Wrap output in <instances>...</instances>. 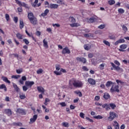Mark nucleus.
<instances>
[{
  "mask_svg": "<svg viewBox=\"0 0 129 129\" xmlns=\"http://www.w3.org/2000/svg\"><path fill=\"white\" fill-rule=\"evenodd\" d=\"M38 3H39V0H35L34 3L32 4V7L33 8H39V7H41L42 3H39L38 4Z\"/></svg>",
  "mask_w": 129,
  "mask_h": 129,
  "instance_id": "9",
  "label": "nucleus"
},
{
  "mask_svg": "<svg viewBox=\"0 0 129 129\" xmlns=\"http://www.w3.org/2000/svg\"><path fill=\"white\" fill-rule=\"evenodd\" d=\"M16 4L19 6V7H23L25 8V9H29V6L27 5V4L22 2L19 0H15Z\"/></svg>",
  "mask_w": 129,
  "mask_h": 129,
  "instance_id": "5",
  "label": "nucleus"
},
{
  "mask_svg": "<svg viewBox=\"0 0 129 129\" xmlns=\"http://www.w3.org/2000/svg\"><path fill=\"white\" fill-rule=\"evenodd\" d=\"M13 86L14 88L15 89V90H16V91H17V92L19 91L20 89L19 88V87H18L17 84H16L15 83H13Z\"/></svg>",
  "mask_w": 129,
  "mask_h": 129,
  "instance_id": "25",
  "label": "nucleus"
},
{
  "mask_svg": "<svg viewBox=\"0 0 129 129\" xmlns=\"http://www.w3.org/2000/svg\"><path fill=\"white\" fill-rule=\"evenodd\" d=\"M114 128L115 129H119V124H117V125H114Z\"/></svg>",
  "mask_w": 129,
  "mask_h": 129,
  "instance_id": "64",
  "label": "nucleus"
},
{
  "mask_svg": "<svg viewBox=\"0 0 129 129\" xmlns=\"http://www.w3.org/2000/svg\"><path fill=\"white\" fill-rule=\"evenodd\" d=\"M113 84V83L111 81H108L106 84V86L107 87H109L111 85H112Z\"/></svg>",
  "mask_w": 129,
  "mask_h": 129,
  "instance_id": "34",
  "label": "nucleus"
},
{
  "mask_svg": "<svg viewBox=\"0 0 129 129\" xmlns=\"http://www.w3.org/2000/svg\"><path fill=\"white\" fill-rule=\"evenodd\" d=\"M16 72L18 74H21L23 72V69H20L16 70Z\"/></svg>",
  "mask_w": 129,
  "mask_h": 129,
  "instance_id": "46",
  "label": "nucleus"
},
{
  "mask_svg": "<svg viewBox=\"0 0 129 129\" xmlns=\"http://www.w3.org/2000/svg\"><path fill=\"white\" fill-rule=\"evenodd\" d=\"M5 112L7 113L9 116H11V115H12V110L10 109H5Z\"/></svg>",
  "mask_w": 129,
  "mask_h": 129,
  "instance_id": "21",
  "label": "nucleus"
},
{
  "mask_svg": "<svg viewBox=\"0 0 129 129\" xmlns=\"http://www.w3.org/2000/svg\"><path fill=\"white\" fill-rule=\"evenodd\" d=\"M118 12L120 14H123V13H124V10H123V9L120 8V9H119L118 10Z\"/></svg>",
  "mask_w": 129,
  "mask_h": 129,
  "instance_id": "48",
  "label": "nucleus"
},
{
  "mask_svg": "<svg viewBox=\"0 0 129 129\" xmlns=\"http://www.w3.org/2000/svg\"><path fill=\"white\" fill-rule=\"evenodd\" d=\"M109 39H110L111 40H115V39L116 38L115 37V35H112L109 36Z\"/></svg>",
  "mask_w": 129,
  "mask_h": 129,
  "instance_id": "45",
  "label": "nucleus"
},
{
  "mask_svg": "<svg viewBox=\"0 0 129 129\" xmlns=\"http://www.w3.org/2000/svg\"><path fill=\"white\" fill-rule=\"evenodd\" d=\"M109 106H110L112 109H114V108L116 107V105L114 103H110L109 104H104L102 105L103 108H105L106 110H109V109H110V107H109Z\"/></svg>",
  "mask_w": 129,
  "mask_h": 129,
  "instance_id": "3",
  "label": "nucleus"
},
{
  "mask_svg": "<svg viewBox=\"0 0 129 129\" xmlns=\"http://www.w3.org/2000/svg\"><path fill=\"white\" fill-rule=\"evenodd\" d=\"M2 79H3V81H4L5 82H6V83H9V84H11V81H10L8 79V78L3 76L2 77Z\"/></svg>",
  "mask_w": 129,
  "mask_h": 129,
  "instance_id": "23",
  "label": "nucleus"
},
{
  "mask_svg": "<svg viewBox=\"0 0 129 129\" xmlns=\"http://www.w3.org/2000/svg\"><path fill=\"white\" fill-rule=\"evenodd\" d=\"M55 68H56V70L57 71H59V70H60V66L59 65H56L55 66Z\"/></svg>",
  "mask_w": 129,
  "mask_h": 129,
  "instance_id": "61",
  "label": "nucleus"
},
{
  "mask_svg": "<svg viewBox=\"0 0 129 129\" xmlns=\"http://www.w3.org/2000/svg\"><path fill=\"white\" fill-rule=\"evenodd\" d=\"M108 3L110 6H112L115 4V1H114V0H109L108 1Z\"/></svg>",
  "mask_w": 129,
  "mask_h": 129,
  "instance_id": "32",
  "label": "nucleus"
},
{
  "mask_svg": "<svg viewBox=\"0 0 129 129\" xmlns=\"http://www.w3.org/2000/svg\"><path fill=\"white\" fill-rule=\"evenodd\" d=\"M23 28H24V22H23V20H21L20 21V28L22 29Z\"/></svg>",
  "mask_w": 129,
  "mask_h": 129,
  "instance_id": "33",
  "label": "nucleus"
},
{
  "mask_svg": "<svg viewBox=\"0 0 129 129\" xmlns=\"http://www.w3.org/2000/svg\"><path fill=\"white\" fill-rule=\"evenodd\" d=\"M116 82L117 83L118 85H122V84H124V82L119 80H116Z\"/></svg>",
  "mask_w": 129,
  "mask_h": 129,
  "instance_id": "28",
  "label": "nucleus"
},
{
  "mask_svg": "<svg viewBox=\"0 0 129 129\" xmlns=\"http://www.w3.org/2000/svg\"><path fill=\"white\" fill-rule=\"evenodd\" d=\"M61 53L62 54H70V53H71V51H70V49H69L68 47H66L63 48Z\"/></svg>",
  "mask_w": 129,
  "mask_h": 129,
  "instance_id": "10",
  "label": "nucleus"
},
{
  "mask_svg": "<svg viewBox=\"0 0 129 129\" xmlns=\"http://www.w3.org/2000/svg\"><path fill=\"white\" fill-rule=\"evenodd\" d=\"M88 82L91 85H95L96 84V81H95V80H94L92 78H89L88 79Z\"/></svg>",
  "mask_w": 129,
  "mask_h": 129,
  "instance_id": "15",
  "label": "nucleus"
},
{
  "mask_svg": "<svg viewBox=\"0 0 129 129\" xmlns=\"http://www.w3.org/2000/svg\"><path fill=\"white\" fill-rule=\"evenodd\" d=\"M37 90L38 92H40V93H44V92H45V89H44L43 87L41 86L37 87Z\"/></svg>",
  "mask_w": 129,
  "mask_h": 129,
  "instance_id": "19",
  "label": "nucleus"
},
{
  "mask_svg": "<svg viewBox=\"0 0 129 129\" xmlns=\"http://www.w3.org/2000/svg\"><path fill=\"white\" fill-rule=\"evenodd\" d=\"M43 70L42 69H39L37 71L36 73L37 74H42L43 73Z\"/></svg>",
  "mask_w": 129,
  "mask_h": 129,
  "instance_id": "42",
  "label": "nucleus"
},
{
  "mask_svg": "<svg viewBox=\"0 0 129 129\" xmlns=\"http://www.w3.org/2000/svg\"><path fill=\"white\" fill-rule=\"evenodd\" d=\"M76 60H78V62H82V63H85L87 61L86 60V58L84 57H78L76 58Z\"/></svg>",
  "mask_w": 129,
  "mask_h": 129,
  "instance_id": "14",
  "label": "nucleus"
},
{
  "mask_svg": "<svg viewBox=\"0 0 129 129\" xmlns=\"http://www.w3.org/2000/svg\"><path fill=\"white\" fill-rule=\"evenodd\" d=\"M28 18L32 25H36L37 24V18L34 16V14L32 13L28 14Z\"/></svg>",
  "mask_w": 129,
  "mask_h": 129,
  "instance_id": "2",
  "label": "nucleus"
},
{
  "mask_svg": "<svg viewBox=\"0 0 129 129\" xmlns=\"http://www.w3.org/2000/svg\"><path fill=\"white\" fill-rule=\"evenodd\" d=\"M61 124L65 127H68V126H69V123L68 122H63Z\"/></svg>",
  "mask_w": 129,
  "mask_h": 129,
  "instance_id": "37",
  "label": "nucleus"
},
{
  "mask_svg": "<svg viewBox=\"0 0 129 129\" xmlns=\"http://www.w3.org/2000/svg\"><path fill=\"white\" fill-rule=\"evenodd\" d=\"M23 42H24L26 45H28L30 43V42H29V40H28L27 39H24Z\"/></svg>",
  "mask_w": 129,
  "mask_h": 129,
  "instance_id": "53",
  "label": "nucleus"
},
{
  "mask_svg": "<svg viewBox=\"0 0 129 129\" xmlns=\"http://www.w3.org/2000/svg\"><path fill=\"white\" fill-rule=\"evenodd\" d=\"M103 43H104L105 45H106V46H108V47H110V43H109V42H108V41L104 40L103 41Z\"/></svg>",
  "mask_w": 129,
  "mask_h": 129,
  "instance_id": "36",
  "label": "nucleus"
},
{
  "mask_svg": "<svg viewBox=\"0 0 129 129\" xmlns=\"http://www.w3.org/2000/svg\"><path fill=\"white\" fill-rule=\"evenodd\" d=\"M38 118V115H34L32 118H31L30 119L29 123L30 124H32V123H34L36 120H37V119Z\"/></svg>",
  "mask_w": 129,
  "mask_h": 129,
  "instance_id": "11",
  "label": "nucleus"
},
{
  "mask_svg": "<svg viewBox=\"0 0 129 129\" xmlns=\"http://www.w3.org/2000/svg\"><path fill=\"white\" fill-rule=\"evenodd\" d=\"M116 117V113L114 112H110L109 116L108 117V120L109 121H112L114 118Z\"/></svg>",
  "mask_w": 129,
  "mask_h": 129,
  "instance_id": "7",
  "label": "nucleus"
},
{
  "mask_svg": "<svg viewBox=\"0 0 129 129\" xmlns=\"http://www.w3.org/2000/svg\"><path fill=\"white\" fill-rule=\"evenodd\" d=\"M84 48L85 50H90V46H89V45H88V44H85L84 45Z\"/></svg>",
  "mask_w": 129,
  "mask_h": 129,
  "instance_id": "35",
  "label": "nucleus"
},
{
  "mask_svg": "<svg viewBox=\"0 0 129 129\" xmlns=\"http://www.w3.org/2000/svg\"><path fill=\"white\" fill-rule=\"evenodd\" d=\"M5 91H7V87L6 86V85L5 84H2L1 85H0V89H4Z\"/></svg>",
  "mask_w": 129,
  "mask_h": 129,
  "instance_id": "30",
  "label": "nucleus"
},
{
  "mask_svg": "<svg viewBox=\"0 0 129 129\" xmlns=\"http://www.w3.org/2000/svg\"><path fill=\"white\" fill-rule=\"evenodd\" d=\"M71 27H79L80 25L78 23H73L70 24Z\"/></svg>",
  "mask_w": 129,
  "mask_h": 129,
  "instance_id": "38",
  "label": "nucleus"
},
{
  "mask_svg": "<svg viewBox=\"0 0 129 129\" xmlns=\"http://www.w3.org/2000/svg\"><path fill=\"white\" fill-rule=\"evenodd\" d=\"M16 37L18 40H22L23 35L20 33H17L16 34Z\"/></svg>",
  "mask_w": 129,
  "mask_h": 129,
  "instance_id": "22",
  "label": "nucleus"
},
{
  "mask_svg": "<svg viewBox=\"0 0 129 129\" xmlns=\"http://www.w3.org/2000/svg\"><path fill=\"white\" fill-rule=\"evenodd\" d=\"M58 7L57 4H50V9H57Z\"/></svg>",
  "mask_w": 129,
  "mask_h": 129,
  "instance_id": "26",
  "label": "nucleus"
},
{
  "mask_svg": "<svg viewBox=\"0 0 129 129\" xmlns=\"http://www.w3.org/2000/svg\"><path fill=\"white\" fill-rule=\"evenodd\" d=\"M5 18L7 22H9V21H10V15H9V14H6L5 15Z\"/></svg>",
  "mask_w": 129,
  "mask_h": 129,
  "instance_id": "47",
  "label": "nucleus"
},
{
  "mask_svg": "<svg viewBox=\"0 0 129 129\" xmlns=\"http://www.w3.org/2000/svg\"><path fill=\"white\" fill-rule=\"evenodd\" d=\"M73 85L74 86V87L80 88L83 86V83L80 81H77L75 79H72L69 81V87H71Z\"/></svg>",
  "mask_w": 129,
  "mask_h": 129,
  "instance_id": "1",
  "label": "nucleus"
},
{
  "mask_svg": "<svg viewBox=\"0 0 129 129\" xmlns=\"http://www.w3.org/2000/svg\"><path fill=\"white\" fill-rule=\"evenodd\" d=\"M127 48V45L125 44H123L119 46V51L120 52H124V50Z\"/></svg>",
  "mask_w": 129,
  "mask_h": 129,
  "instance_id": "8",
  "label": "nucleus"
},
{
  "mask_svg": "<svg viewBox=\"0 0 129 129\" xmlns=\"http://www.w3.org/2000/svg\"><path fill=\"white\" fill-rule=\"evenodd\" d=\"M84 115H85V114H84L83 112L80 113V116L82 118H84Z\"/></svg>",
  "mask_w": 129,
  "mask_h": 129,
  "instance_id": "56",
  "label": "nucleus"
},
{
  "mask_svg": "<svg viewBox=\"0 0 129 129\" xmlns=\"http://www.w3.org/2000/svg\"><path fill=\"white\" fill-rule=\"evenodd\" d=\"M100 99V97L99 96H96L95 97V100H96L97 101H98Z\"/></svg>",
  "mask_w": 129,
  "mask_h": 129,
  "instance_id": "59",
  "label": "nucleus"
},
{
  "mask_svg": "<svg viewBox=\"0 0 129 129\" xmlns=\"http://www.w3.org/2000/svg\"><path fill=\"white\" fill-rule=\"evenodd\" d=\"M124 42H125V40H124V39H119L115 42L114 45H118V44H121L122 43H124Z\"/></svg>",
  "mask_w": 129,
  "mask_h": 129,
  "instance_id": "17",
  "label": "nucleus"
},
{
  "mask_svg": "<svg viewBox=\"0 0 129 129\" xmlns=\"http://www.w3.org/2000/svg\"><path fill=\"white\" fill-rule=\"evenodd\" d=\"M19 97L20 99H25V98H26V95H25L24 94H20Z\"/></svg>",
  "mask_w": 129,
  "mask_h": 129,
  "instance_id": "41",
  "label": "nucleus"
},
{
  "mask_svg": "<svg viewBox=\"0 0 129 129\" xmlns=\"http://www.w3.org/2000/svg\"><path fill=\"white\" fill-rule=\"evenodd\" d=\"M18 20H19V18L17 17H14V21L15 22V23H16V24H17V23H18Z\"/></svg>",
  "mask_w": 129,
  "mask_h": 129,
  "instance_id": "57",
  "label": "nucleus"
},
{
  "mask_svg": "<svg viewBox=\"0 0 129 129\" xmlns=\"http://www.w3.org/2000/svg\"><path fill=\"white\" fill-rule=\"evenodd\" d=\"M34 84H35V83L33 81H27L25 82V85L27 86V87L31 88Z\"/></svg>",
  "mask_w": 129,
  "mask_h": 129,
  "instance_id": "13",
  "label": "nucleus"
},
{
  "mask_svg": "<svg viewBox=\"0 0 129 129\" xmlns=\"http://www.w3.org/2000/svg\"><path fill=\"white\" fill-rule=\"evenodd\" d=\"M75 93H76V94H78V95H79L80 97H81V96H82V93H81V92L80 91H75Z\"/></svg>",
  "mask_w": 129,
  "mask_h": 129,
  "instance_id": "44",
  "label": "nucleus"
},
{
  "mask_svg": "<svg viewBox=\"0 0 129 129\" xmlns=\"http://www.w3.org/2000/svg\"><path fill=\"white\" fill-rule=\"evenodd\" d=\"M86 119L90 121V122H93V120L92 119H90V118L88 117H86Z\"/></svg>",
  "mask_w": 129,
  "mask_h": 129,
  "instance_id": "55",
  "label": "nucleus"
},
{
  "mask_svg": "<svg viewBox=\"0 0 129 129\" xmlns=\"http://www.w3.org/2000/svg\"><path fill=\"white\" fill-rule=\"evenodd\" d=\"M70 20H71L72 23H75V19L74 18L71 17L70 18Z\"/></svg>",
  "mask_w": 129,
  "mask_h": 129,
  "instance_id": "63",
  "label": "nucleus"
},
{
  "mask_svg": "<svg viewBox=\"0 0 129 129\" xmlns=\"http://www.w3.org/2000/svg\"><path fill=\"white\" fill-rule=\"evenodd\" d=\"M61 72H62V73H66L67 72L66 71V70L63 69H61L60 72H57V71H54V73L55 75H61V74H62Z\"/></svg>",
  "mask_w": 129,
  "mask_h": 129,
  "instance_id": "12",
  "label": "nucleus"
},
{
  "mask_svg": "<svg viewBox=\"0 0 129 129\" xmlns=\"http://www.w3.org/2000/svg\"><path fill=\"white\" fill-rule=\"evenodd\" d=\"M82 69L83 70H84V71H88V69H87V67L86 66H84L82 67Z\"/></svg>",
  "mask_w": 129,
  "mask_h": 129,
  "instance_id": "58",
  "label": "nucleus"
},
{
  "mask_svg": "<svg viewBox=\"0 0 129 129\" xmlns=\"http://www.w3.org/2000/svg\"><path fill=\"white\" fill-rule=\"evenodd\" d=\"M58 104H59V105H61L62 107H64V106H66L67 105L66 103H65L64 102H60Z\"/></svg>",
  "mask_w": 129,
  "mask_h": 129,
  "instance_id": "43",
  "label": "nucleus"
},
{
  "mask_svg": "<svg viewBox=\"0 0 129 129\" xmlns=\"http://www.w3.org/2000/svg\"><path fill=\"white\" fill-rule=\"evenodd\" d=\"M94 118H95L96 119H102V118H103V116L100 115H98L94 116Z\"/></svg>",
  "mask_w": 129,
  "mask_h": 129,
  "instance_id": "31",
  "label": "nucleus"
},
{
  "mask_svg": "<svg viewBox=\"0 0 129 129\" xmlns=\"http://www.w3.org/2000/svg\"><path fill=\"white\" fill-rule=\"evenodd\" d=\"M119 87L118 85H113L111 88L110 91L112 93L113 92H119Z\"/></svg>",
  "mask_w": 129,
  "mask_h": 129,
  "instance_id": "4",
  "label": "nucleus"
},
{
  "mask_svg": "<svg viewBox=\"0 0 129 129\" xmlns=\"http://www.w3.org/2000/svg\"><path fill=\"white\" fill-rule=\"evenodd\" d=\"M95 105H97V106H102H102L103 105H102V104L101 103H99L98 102H96L95 103Z\"/></svg>",
  "mask_w": 129,
  "mask_h": 129,
  "instance_id": "51",
  "label": "nucleus"
},
{
  "mask_svg": "<svg viewBox=\"0 0 129 129\" xmlns=\"http://www.w3.org/2000/svg\"><path fill=\"white\" fill-rule=\"evenodd\" d=\"M52 26L53 27H54V28H59L60 27V24H57V23H55V24H52Z\"/></svg>",
  "mask_w": 129,
  "mask_h": 129,
  "instance_id": "49",
  "label": "nucleus"
},
{
  "mask_svg": "<svg viewBox=\"0 0 129 129\" xmlns=\"http://www.w3.org/2000/svg\"><path fill=\"white\" fill-rule=\"evenodd\" d=\"M105 65V63H102L100 64L99 66V69L100 70H103L104 69V66Z\"/></svg>",
  "mask_w": 129,
  "mask_h": 129,
  "instance_id": "39",
  "label": "nucleus"
},
{
  "mask_svg": "<svg viewBox=\"0 0 129 129\" xmlns=\"http://www.w3.org/2000/svg\"><path fill=\"white\" fill-rule=\"evenodd\" d=\"M14 41L15 42V43L16 44V45L18 46V45H20V42H19L17 39H16V38L14 39Z\"/></svg>",
  "mask_w": 129,
  "mask_h": 129,
  "instance_id": "60",
  "label": "nucleus"
},
{
  "mask_svg": "<svg viewBox=\"0 0 129 129\" xmlns=\"http://www.w3.org/2000/svg\"><path fill=\"white\" fill-rule=\"evenodd\" d=\"M43 46L45 49H48L49 48V45H48V41H47V38H44L43 40Z\"/></svg>",
  "mask_w": 129,
  "mask_h": 129,
  "instance_id": "16",
  "label": "nucleus"
},
{
  "mask_svg": "<svg viewBox=\"0 0 129 129\" xmlns=\"http://www.w3.org/2000/svg\"><path fill=\"white\" fill-rule=\"evenodd\" d=\"M114 63L116 64L117 65V66H120V63L118 62V60H115L114 61Z\"/></svg>",
  "mask_w": 129,
  "mask_h": 129,
  "instance_id": "52",
  "label": "nucleus"
},
{
  "mask_svg": "<svg viewBox=\"0 0 129 129\" xmlns=\"http://www.w3.org/2000/svg\"><path fill=\"white\" fill-rule=\"evenodd\" d=\"M110 64L112 67L116 70V71H118V72H123V70L122 68L119 67V66H116L113 62H110Z\"/></svg>",
  "mask_w": 129,
  "mask_h": 129,
  "instance_id": "6",
  "label": "nucleus"
},
{
  "mask_svg": "<svg viewBox=\"0 0 129 129\" xmlns=\"http://www.w3.org/2000/svg\"><path fill=\"white\" fill-rule=\"evenodd\" d=\"M28 89H29V88L26 85L23 86V91H27V90H28Z\"/></svg>",
  "mask_w": 129,
  "mask_h": 129,
  "instance_id": "50",
  "label": "nucleus"
},
{
  "mask_svg": "<svg viewBox=\"0 0 129 129\" xmlns=\"http://www.w3.org/2000/svg\"><path fill=\"white\" fill-rule=\"evenodd\" d=\"M17 113H22V114H26V112L23 109H18L17 110Z\"/></svg>",
  "mask_w": 129,
  "mask_h": 129,
  "instance_id": "20",
  "label": "nucleus"
},
{
  "mask_svg": "<svg viewBox=\"0 0 129 129\" xmlns=\"http://www.w3.org/2000/svg\"><path fill=\"white\" fill-rule=\"evenodd\" d=\"M49 12H50L49 9H46L44 11V12L41 14V17H45L47 16L48 14H49Z\"/></svg>",
  "mask_w": 129,
  "mask_h": 129,
  "instance_id": "18",
  "label": "nucleus"
},
{
  "mask_svg": "<svg viewBox=\"0 0 129 129\" xmlns=\"http://www.w3.org/2000/svg\"><path fill=\"white\" fill-rule=\"evenodd\" d=\"M21 77L20 75H13L12 76V78L14 79H19Z\"/></svg>",
  "mask_w": 129,
  "mask_h": 129,
  "instance_id": "40",
  "label": "nucleus"
},
{
  "mask_svg": "<svg viewBox=\"0 0 129 129\" xmlns=\"http://www.w3.org/2000/svg\"><path fill=\"white\" fill-rule=\"evenodd\" d=\"M103 97L105 98V99H108L109 98H110V95H109V94L108 93H105Z\"/></svg>",
  "mask_w": 129,
  "mask_h": 129,
  "instance_id": "24",
  "label": "nucleus"
},
{
  "mask_svg": "<svg viewBox=\"0 0 129 129\" xmlns=\"http://www.w3.org/2000/svg\"><path fill=\"white\" fill-rule=\"evenodd\" d=\"M105 26L104 25H101L99 26H98L99 29H104Z\"/></svg>",
  "mask_w": 129,
  "mask_h": 129,
  "instance_id": "62",
  "label": "nucleus"
},
{
  "mask_svg": "<svg viewBox=\"0 0 129 129\" xmlns=\"http://www.w3.org/2000/svg\"><path fill=\"white\" fill-rule=\"evenodd\" d=\"M13 125L16 126H23V123L21 122H14L13 123Z\"/></svg>",
  "mask_w": 129,
  "mask_h": 129,
  "instance_id": "27",
  "label": "nucleus"
},
{
  "mask_svg": "<svg viewBox=\"0 0 129 129\" xmlns=\"http://www.w3.org/2000/svg\"><path fill=\"white\" fill-rule=\"evenodd\" d=\"M122 29L124 32H127V27L126 26L123 25L122 26Z\"/></svg>",
  "mask_w": 129,
  "mask_h": 129,
  "instance_id": "54",
  "label": "nucleus"
},
{
  "mask_svg": "<svg viewBox=\"0 0 129 129\" xmlns=\"http://www.w3.org/2000/svg\"><path fill=\"white\" fill-rule=\"evenodd\" d=\"M91 61L92 62V64L93 65H94V66H95V65H96L97 64H98V63H99V62H98V61H95V59L94 58L91 59Z\"/></svg>",
  "mask_w": 129,
  "mask_h": 129,
  "instance_id": "29",
  "label": "nucleus"
}]
</instances>
